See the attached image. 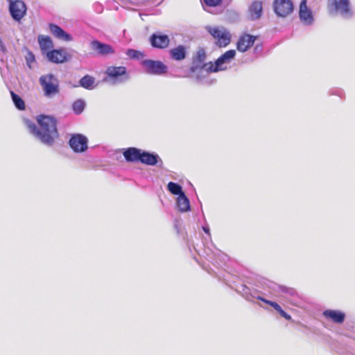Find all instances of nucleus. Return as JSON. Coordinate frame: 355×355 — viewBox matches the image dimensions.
<instances>
[{"label": "nucleus", "mask_w": 355, "mask_h": 355, "mask_svg": "<svg viewBox=\"0 0 355 355\" xmlns=\"http://www.w3.org/2000/svg\"><path fill=\"white\" fill-rule=\"evenodd\" d=\"M37 122L38 125L29 119H24V123L32 135L46 146H53L59 137L57 119L53 116L40 114L37 116Z\"/></svg>", "instance_id": "2"}, {"label": "nucleus", "mask_w": 355, "mask_h": 355, "mask_svg": "<svg viewBox=\"0 0 355 355\" xmlns=\"http://www.w3.org/2000/svg\"><path fill=\"white\" fill-rule=\"evenodd\" d=\"M149 42L154 49H164L168 47L170 38L168 35L157 31L150 36Z\"/></svg>", "instance_id": "15"}, {"label": "nucleus", "mask_w": 355, "mask_h": 355, "mask_svg": "<svg viewBox=\"0 0 355 355\" xmlns=\"http://www.w3.org/2000/svg\"><path fill=\"white\" fill-rule=\"evenodd\" d=\"M68 144L74 153H84L88 148V139L83 134L74 133L71 135Z\"/></svg>", "instance_id": "12"}, {"label": "nucleus", "mask_w": 355, "mask_h": 355, "mask_svg": "<svg viewBox=\"0 0 355 355\" xmlns=\"http://www.w3.org/2000/svg\"><path fill=\"white\" fill-rule=\"evenodd\" d=\"M48 60L52 63L61 64L68 61L71 56L64 49H52L46 53Z\"/></svg>", "instance_id": "17"}, {"label": "nucleus", "mask_w": 355, "mask_h": 355, "mask_svg": "<svg viewBox=\"0 0 355 355\" xmlns=\"http://www.w3.org/2000/svg\"><path fill=\"white\" fill-rule=\"evenodd\" d=\"M236 55L235 50L231 49L227 51L222 54L216 61L212 63L209 62L208 67V71L216 73L221 71H225L227 69L226 64L230 63Z\"/></svg>", "instance_id": "8"}, {"label": "nucleus", "mask_w": 355, "mask_h": 355, "mask_svg": "<svg viewBox=\"0 0 355 355\" xmlns=\"http://www.w3.org/2000/svg\"><path fill=\"white\" fill-rule=\"evenodd\" d=\"M299 17L301 21L306 26L311 25L314 21L313 12L307 7L306 0H302L300 4Z\"/></svg>", "instance_id": "18"}, {"label": "nucleus", "mask_w": 355, "mask_h": 355, "mask_svg": "<svg viewBox=\"0 0 355 355\" xmlns=\"http://www.w3.org/2000/svg\"><path fill=\"white\" fill-rule=\"evenodd\" d=\"M174 226H175V230L177 231V233L179 234V228H178L177 223H175Z\"/></svg>", "instance_id": "39"}, {"label": "nucleus", "mask_w": 355, "mask_h": 355, "mask_svg": "<svg viewBox=\"0 0 355 355\" xmlns=\"http://www.w3.org/2000/svg\"><path fill=\"white\" fill-rule=\"evenodd\" d=\"M249 19L252 21L259 19L263 14V5L261 1H254L248 8Z\"/></svg>", "instance_id": "21"}, {"label": "nucleus", "mask_w": 355, "mask_h": 355, "mask_svg": "<svg viewBox=\"0 0 355 355\" xmlns=\"http://www.w3.org/2000/svg\"><path fill=\"white\" fill-rule=\"evenodd\" d=\"M223 0H203L204 3L208 7H217L220 6Z\"/></svg>", "instance_id": "34"}, {"label": "nucleus", "mask_w": 355, "mask_h": 355, "mask_svg": "<svg viewBox=\"0 0 355 355\" xmlns=\"http://www.w3.org/2000/svg\"><path fill=\"white\" fill-rule=\"evenodd\" d=\"M209 73H211V71H208V67L207 68H203V72L200 71L198 70L196 73H192L195 76L196 80L201 84H210L211 82H209L207 80V76L209 75Z\"/></svg>", "instance_id": "27"}, {"label": "nucleus", "mask_w": 355, "mask_h": 355, "mask_svg": "<svg viewBox=\"0 0 355 355\" xmlns=\"http://www.w3.org/2000/svg\"><path fill=\"white\" fill-rule=\"evenodd\" d=\"M89 46L94 53L98 57L106 58L115 53V50L112 45L98 40H92Z\"/></svg>", "instance_id": "13"}, {"label": "nucleus", "mask_w": 355, "mask_h": 355, "mask_svg": "<svg viewBox=\"0 0 355 355\" xmlns=\"http://www.w3.org/2000/svg\"><path fill=\"white\" fill-rule=\"evenodd\" d=\"M9 3V13L15 21L19 22L21 19L26 15L27 7L26 3L21 0H7Z\"/></svg>", "instance_id": "11"}, {"label": "nucleus", "mask_w": 355, "mask_h": 355, "mask_svg": "<svg viewBox=\"0 0 355 355\" xmlns=\"http://www.w3.org/2000/svg\"><path fill=\"white\" fill-rule=\"evenodd\" d=\"M25 60H26V62L28 67L30 69H32L31 64L35 62V57L34 53L31 51L27 50V53L25 56Z\"/></svg>", "instance_id": "31"}, {"label": "nucleus", "mask_w": 355, "mask_h": 355, "mask_svg": "<svg viewBox=\"0 0 355 355\" xmlns=\"http://www.w3.org/2000/svg\"><path fill=\"white\" fill-rule=\"evenodd\" d=\"M95 80L94 77L87 74L79 80L78 84L84 89L92 90L97 86V84H95Z\"/></svg>", "instance_id": "24"}, {"label": "nucleus", "mask_w": 355, "mask_h": 355, "mask_svg": "<svg viewBox=\"0 0 355 355\" xmlns=\"http://www.w3.org/2000/svg\"><path fill=\"white\" fill-rule=\"evenodd\" d=\"M177 206L181 212H186L191 209L189 199L187 197L185 193L178 197Z\"/></svg>", "instance_id": "25"}, {"label": "nucleus", "mask_w": 355, "mask_h": 355, "mask_svg": "<svg viewBox=\"0 0 355 355\" xmlns=\"http://www.w3.org/2000/svg\"><path fill=\"white\" fill-rule=\"evenodd\" d=\"M168 54L171 60L178 62L182 61L187 55V48L184 45L180 44L175 48L171 49Z\"/></svg>", "instance_id": "22"}, {"label": "nucleus", "mask_w": 355, "mask_h": 355, "mask_svg": "<svg viewBox=\"0 0 355 355\" xmlns=\"http://www.w3.org/2000/svg\"><path fill=\"white\" fill-rule=\"evenodd\" d=\"M10 95L12 101L16 108L19 110H24L26 108V105L25 102L22 99V98L12 91L10 92Z\"/></svg>", "instance_id": "28"}, {"label": "nucleus", "mask_w": 355, "mask_h": 355, "mask_svg": "<svg viewBox=\"0 0 355 355\" xmlns=\"http://www.w3.org/2000/svg\"><path fill=\"white\" fill-rule=\"evenodd\" d=\"M256 39V36L250 34L241 35L236 44L238 51L241 52L247 51L252 46H253Z\"/></svg>", "instance_id": "20"}, {"label": "nucleus", "mask_w": 355, "mask_h": 355, "mask_svg": "<svg viewBox=\"0 0 355 355\" xmlns=\"http://www.w3.org/2000/svg\"><path fill=\"white\" fill-rule=\"evenodd\" d=\"M273 9L278 17H285L293 12V4L291 0H275Z\"/></svg>", "instance_id": "16"}, {"label": "nucleus", "mask_w": 355, "mask_h": 355, "mask_svg": "<svg viewBox=\"0 0 355 355\" xmlns=\"http://www.w3.org/2000/svg\"><path fill=\"white\" fill-rule=\"evenodd\" d=\"M123 155L128 162H140L148 166H157L162 168L164 162L155 152L144 150L136 147H129L123 150Z\"/></svg>", "instance_id": "3"}, {"label": "nucleus", "mask_w": 355, "mask_h": 355, "mask_svg": "<svg viewBox=\"0 0 355 355\" xmlns=\"http://www.w3.org/2000/svg\"><path fill=\"white\" fill-rule=\"evenodd\" d=\"M38 43L42 53H44L45 51L49 50L53 47L52 40L49 36L47 35H39Z\"/></svg>", "instance_id": "26"}, {"label": "nucleus", "mask_w": 355, "mask_h": 355, "mask_svg": "<svg viewBox=\"0 0 355 355\" xmlns=\"http://www.w3.org/2000/svg\"><path fill=\"white\" fill-rule=\"evenodd\" d=\"M236 291L247 301L254 302V300H259L265 304L270 305L286 320H293L292 317L284 311L277 302L267 300L264 297V296L268 295V294H271L275 291H281L282 293H288L291 295H293L295 291L293 288L278 285L276 283L266 279H260L256 281L250 286L245 284L239 286L236 288Z\"/></svg>", "instance_id": "1"}, {"label": "nucleus", "mask_w": 355, "mask_h": 355, "mask_svg": "<svg viewBox=\"0 0 355 355\" xmlns=\"http://www.w3.org/2000/svg\"><path fill=\"white\" fill-rule=\"evenodd\" d=\"M208 33L217 40L216 44L220 47L227 46L231 42V35L224 27L206 28Z\"/></svg>", "instance_id": "10"}, {"label": "nucleus", "mask_w": 355, "mask_h": 355, "mask_svg": "<svg viewBox=\"0 0 355 355\" xmlns=\"http://www.w3.org/2000/svg\"><path fill=\"white\" fill-rule=\"evenodd\" d=\"M145 73L153 76H162L167 73L168 67L160 60L146 59L141 61Z\"/></svg>", "instance_id": "7"}, {"label": "nucleus", "mask_w": 355, "mask_h": 355, "mask_svg": "<svg viewBox=\"0 0 355 355\" xmlns=\"http://www.w3.org/2000/svg\"><path fill=\"white\" fill-rule=\"evenodd\" d=\"M139 53V52L138 51L134 49H128L127 54L131 58H137V54Z\"/></svg>", "instance_id": "35"}, {"label": "nucleus", "mask_w": 355, "mask_h": 355, "mask_svg": "<svg viewBox=\"0 0 355 355\" xmlns=\"http://www.w3.org/2000/svg\"><path fill=\"white\" fill-rule=\"evenodd\" d=\"M202 230L204 231V232L207 234V236H209V238L211 237V233H210V229H209V227L208 225H203L202 226Z\"/></svg>", "instance_id": "36"}, {"label": "nucleus", "mask_w": 355, "mask_h": 355, "mask_svg": "<svg viewBox=\"0 0 355 355\" xmlns=\"http://www.w3.org/2000/svg\"><path fill=\"white\" fill-rule=\"evenodd\" d=\"M49 30L51 33L58 39L62 40L65 42L72 40V36L65 32L60 26L55 24H49Z\"/></svg>", "instance_id": "23"}, {"label": "nucleus", "mask_w": 355, "mask_h": 355, "mask_svg": "<svg viewBox=\"0 0 355 355\" xmlns=\"http://www.w3.org/2000/svg\"><path fill=\"white\" fill-rule=\"evenodd\" d=\"M145 1H130V3L131 5L135 6H141L145 4Z\"/></svg>", "instance_id": "37"}, {"label": "nucleus", "mask_w": 355, "mask_h": 355, "mask_svg": "<svg viewBox=\"0 0 355 355\" xmlns=\"http://www.w3.org/2000/svg\"><path fill=\"white\" fill-rule=\"evenodd\" d=\"M262 50V46L261 45H256L254 47L255 52H259Z\"/></svg>", "instance_id": "38"}, {"label": "nucleus", "mask_w": 355, "mask_h": 355, "mask_svg": "<svg viewBox=\"0 0 355 355\" xmlns=\"http://www.w3.org/2000/svg\"><path fill=\"white\" fill-rule=\"evenodd\" d=\"M103 80L112 85H119L126 83L130 79L127 69L123 66L108 67L105 71Z\"/></svg>", "instance_id": "4"}, {"label": "nucleus", "mask_w": 355, "mask_h": 355, "mask_svg": "<svg viewBox=\"0 0 355 355\" xmlns=\"http://www.w3.org/2000/svg\"><path fill=\"white\" fill-rule=\"evenodd\" d=\"M213 254V257H211L208 252L207 253V256H208V258L207 259L211 261V262H213V263L215 265V264H219L217 261V259L215 258V257L218 256V257H220V251L218 250H216V252H212ZM221 257H222V259L224 260L225 258L226 257V255H224V254H221Z\"/></svg>", "instance_id": "32"}, {"label": "nucleus", "mask_w": 355, "mask_h": 355, "mask_svg": "<svg viewBox=\"0 0 355 355\" xmlns=\"http://www.w3.org/2000/svg\"><path fill=\"white\" fill-rule=\"evenodd\" d=\"M324 318L335 324H342L345 320L346 315L340 310L326 309L322 312Z\"/></svg>", "instance_id": "19"}, {"label": "nucleus", "mask_w": 355, "mask_h": 355, "mask_svg": "<svg viewBox=\"0 0 355 355\" xmlns=\"http://www.w3.org/2000/svg\"><path fill=\"white\" fill-rule=\"evenodd\" d=\"M329 94L332 96H338L340 98H344L345 94L343 89L340 88H333L329 91Z\"/></svg>", "instance_id": "33"}, {"label": "nucleus", "mask_w": 355, "mask_h": 355, "mask_svg": "<svg viewBox=\"0 0 355 355\" xmlns=\"http://www.w3.org/2000/svg\"><path fill=\"white\" fill-rule=\"evenodd\" d=\"M327 8L330 15L339 14L345 19H351L354 15L349 0H328Z\"/></svg>", "instance_id": "5"}, {"label": "nucleus", "mask_w": 355, "mask_h": 355, "mask_svg": "<svg viewBox=\"0 0 355 355\" xmlns=\"http://www.w3.org/2000/svg\"><path fill=\"white\" fill-rule=\"evenodd\" d=\"M236 55L235 50L231 49L227 51L222 54L216 61L212 63L209 62L208 67V71L216 73L221 71H225L227 69L226 64L230 63Z\"/></svg>", "instance_id": "9"}, {"label": "nucleus", "mask_w": 355, "mask_h": 355, "mask_svg": "<svg viewBox=\"0 0 355 355\" xmlns=\"http://www.w3.org/2000/svg\"><path fill=\"white\" fill-rule=\"evenodd\" d=\"M86 103L84 100L80 98L75 101L72 104V110L76 114H80L85 110Z\"/></svg>", "instance_id": "30"}, {"label": "nucleus", "mask_w": 355, "mask_h": 355, "mask_svg": "<svg viewBox=\"0 0 355 355\" xmlns=\"http://www.w3.org/2000/svg\"><path fill=\"white\" fill-rule=\"evenodd\" d=\"M167 189L173 195L178 196V197L184 192L183 191L182 186L176 182H169L167 184Z\"/></svg>", "instance_id": "29"}, {"label": "nucleus", "mask_w": 355, "mask_h": 355, "mask_svg": "<svg viewBox=\"0 0 355 355\" xmlns=\"http://www.w3.org/2000/svg\"><path fill=\"white\" fill-rule=\"evenodd\" d=\"M206 52L203 48L198 49L196 54L192 58L191 65L189 67V71L191 73H196L198 70L203 72V68L207 67V64H205L206 59Z\"/></svg>", "instance_id": "14"}, {"label": "nucleus", "mask_w": 355, "mask_h": 355, "mask_svg": "<svg viewBox=\"0 0 355 355\" xmlns=\"http://www.w3.org/2000/svg\"><path fill=\"white\" fill-rule=\"evenodd\" d=\"M39 82L46 96L52 97L59 93V81L55 75H43L40 76Z\"/></svg>", "instance_id": "6"}]
</instances>
